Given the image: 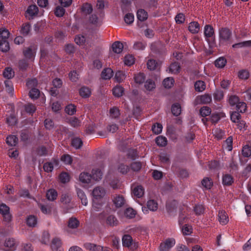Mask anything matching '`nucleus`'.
<instances>
[{"instance_id":"nucleus-1","label":"nucleus","mask_w":251,"mask_h":251,"mask_svg":"<svg viewBox=\"0 0 251 251\" xmlns=\"http://www.w3.org/2000/svg\"><path fill=\"white\" fill-rule=\"evenodd\" d=\"M219 33L220 43L228 41L231 36V32L227 28H221L219 29Z\"/></svg>"},{"instance_id":"nucleus-2","label":"nucleus","mask_w":251,"mask_h":251,"mask_svg":"<svg viewBox=\"0 0 251 251\" xmlns=\"http://www.w3.org/2000/svg\"><path fill=\"white\" fill-rule=\"evenodd\" d=\"M175 244V240L168 238L165 242L161 243L159 246L160 251H169Z\"/></svg>"},{"instance_id":"nucleus-3","label":"nucleus","mask_w":251,"mask_h":251,"mask_svg":"<svg viewBox=\"0 0 251 251\" xmlns=\"http://www.w3.org/2000/svg\"><path fill=\"white\" fill-rule=\"evenodd\" d=\"M10 208L5 204L2 203L0 205V213L3 216L6 222L10 221L11 215L9 212Z\"/></svg>"},{"instance_id":"nucleus-4","label":"nucleus","mask_w":251,"mask_h":251,"mask_svg":"<svg viewBox=\"0 0 251 251\" xmlns=\"http://www.w3.org/2000/svg\"><path fill=\"white\" fill-rule=\"evenodd\" d=\"M36 48L34 46H30L25 48L23 50L25 57L27 59L33 60L36 54Z\"/></svg>"},{"instance_id":"nucleus-5","label":"nucleus","mask_w":251,"mask_h":251,"mask_svg":"<svg viewBox=\"0 0 251 251\" xmlns=\"http://www.w3.org/2000/svg\"><path fill=\"white\" fill-rule=\"evenodd\" d=\"M93 196L97 200L102 198L105 195V189L101 187H95L92 192Z\"/></svg>"},{"instance_id":"nucleus-6","label":"nucleus","mask_w":251,"mask_h":251,"mask_svg":"<svg viewBox=\"0 0 251 251\" xmlns=\"http://www.w3.org/2000/svg\"><path fill=\"white\" fill-rule=\"evenodd\" d=\"M196 100L199 104H207L211 101L212 98L209 94H204L197 97Z\"/></svg>"},{"instance_id":"nucleus-7","label":"nucleus","mask_w":251,"mask_h":251,"mask_svg":"<svg viewBox=\"0 0 251 251\" xmlns=\"http://www.w3.org/2000/svg\"><path fill=\"white\" fill-rule=\"evenodd\" d=\"M84 248L90 251H107L106 249H103L100 246H98L90 243H86L84 244Z\"/></svg>"},{"instance_id":"nucleus-8","label":"nucleus","mask_w":251,"mask_h":251,"mask_svg":"<svg viewBox=\"0 0 251 251\" xmlns=\"http://www.w3.org/2000/svg\"><path fill=\"white\" fill-rule=\"evenodd\" d=\"M132 189L133 194L138 198H141L144 194V189L141 185L132 186Z\"/></svg>"},{"instance_id":"nucleus-9","label":"nucleus","mask_w":251,"mask_h":251,"mask_svg":"<svg viewBox=\"0 0 251 251\" xmlns=\"http://www.w3.org/2000/svg\"><path fill=\"white\" fill-rule=\"evenodd\" d=\"M16 243L13 238H8L6 240L4 243V247L6 248L5 251H12L16 249Z\"/></svg>"},{"instance_id":"nucleus-10","label":"nucleus","mask_w":251,"mask_h":251,"mask_svg":"<svg viewBox=\"0 0 251 251\" xmlns=\"http://www.w3.org/2000/svg\"><path fill=\"white\" fill-rule=\"evenodd\" d=\"M113 75V72L111 68H107L103 69L101 74V78L103 79H109Z\"/></svg>"},{"instance_id":"nucleus-11","label":"nucleus","mask_w":251,"mask_h":251,"mask_svg":"<svg viewBox=\"0 0 251 251\" xmlns=\"http://www.w3.org/2000/svg\"><path fill=\"white\" fill-rule=\"evenodd\" d=\"M218 219L220 223L222 225H224L227 223L228 218L225 211L221 210L219 212Z\"/></svg>"},{"instance_id":"nucleus-12","label":"nucleus","mask_w":251,"mask_h":251,"mask_svg":"<svg viewBox=\"0 0 251 251\" xmlns=\"http://www.w3.org/2000/svg\"><path fill=\"white\" fill-rule=\"evenodd\" d=\"M76 192L78 197L81 200V203L84 205H86L88 203V200L85 193L80 189L77 188Z\"/></svg>"},{"instance_id":"nucleus-13","label":"nucleus","mask_w":251,"mask_h":251,"mask_svg":"<svg viewBox=\"0 0 251 251\" xmlns=\"http://www.w3.org/2000/svg\"><path fill=\"white\" fill-rule=\"evenodd\" d=\"M60 201L64 205V206L66 207L67 209L66 212H68V210L72 209L73 208V206H68V205L71 202V198L68 195L66 194L62 195L60 199Z\"/></svg>"},{"instance_id":"nucleus-14","label":"nucleus","mask_w":251,"mask_h":251,"mask_svg":"<svg viewBox=\"0 0 251 251\" xmlns=\"http://www.w3.org/2000/svg\"><path fill=\"white\" fill-rule=\"evenodd\" d=\"M180 69L179 64L177 62H174L170 65L168 69L166 71L172 74H176L179 73Z\"/></svg>"},{"instance_id":"nucleus-15","label":"nucleus","mask_w":251,"mask_h":251,"mask_svg":"<svg viewBox=\"0 0 251 251\" xmlns=\"http://www.w3.org/2000/svg\"><path fill=\"white\" fill-rule=\"evenodd\" d=\"M204 34L205 37L207 38L212 37L214 35V31L213 27L209 25H207L204 26Z\"/></svg>"},{"instance_id":"nucleus-16","label":"nucleus","mask_w":251,"mask_h":251,"mask_svg":"<svg viewBox=\"0 0 251 251\" xmlns=\"http://www.w3.org/2000/svg\"><path fill=\"white\" fill-rule=\"evenodd\" d=\"M114 204L117 207H122L125 203V200L123 196L117 195L113 199Z\"/></svg>"},{"instance_id":"nucleus-17","label":"nucleus","mask_w":251,"mask_h":251,"mask_svg":"<svg viewBox=\"0 0 251 251\" xmlns=\"http://www.w3.org/2000/svg\"><path fill=\"white\" fill-rule=\"evenodd\" d=\"M91 178V175L88 173L83 172L79 175V180L83 183H90Z\"/></svg>"},{"instance_id":"nucleus-18","label":"nucleus","mask_w":251,"mask_h":251,"mask_svg":"<svg viewBox=\"0 0 251 251\" xmlns=\"http://www.w3.org/2000/svg\"><path fill=\"white\" fill-rule=\"evenodd\" d=\"M137 17L139 21L141 22L145 21L148 19V12L144 9H140L137 12Z\"/></svg>"},{"instance_id":"nucleus-19","label":"nucleus","mask_w":251,"mask_h":251,"mask_svg":"<svg viewBox=\"0 0 251 251\" xmlns=\"http://www.w3.org/2000/svg\"><path fill=\"white\" fill-rule=\"evenodd\" d=\"M188 29L192 33H197L200 30V25L197 22H191L189 25Z\"/></svg>"},{"instance_id":"nucleus-20","label":"nucleus","mask_w":251,"mask_h":251,"mask_svg":"<svg viewBox=\"0 0 251 251\" xmlns=\"http://www.w3.org/2000/svg\"><path fill=\"white\" fill-rule=\"evenodd\" d=\"M31 29V25L28 23L23 24L20 29V33L24 36H27L29 34Z\"/></svg>"},{"instance_id":"nucleus-21","label":"nucleus","mask_w":251,"mask_h":251,"mask_svg":"<svg viewBox=\"0 0 251 251\" xmlns=\"http://www.w3.org/2000/svg\"><path fill=\"white\" fill-rule=\"evenodd\" d=\"M79 225V221L75 217L70 218L68 222V227L72 229L76 228Z\"/></svg>"},{"instance_id":"nucleus-22","label":"nucleus","mask_w":251,"mask_h":251,"mask_svg":"<svg viewBox=\"0 0 251 251\" xmlns=\"http://www.w3.org/2000/svg\"><path fill=\"white\" fill-rule=\"evenodd\" d=\"M112 47L114 52L120 53L123 51L124 46L121 42L116 41L112 44Z\"/></svg>"},{"instance_id":"nucleus-23","label":"nucleus","mask_w":251,"mask_h":251,"mask_svg":"<svg viewBox=\"0 0 251 251\" xmlns=\"http://www.w3.org/2000/svg\"><path fill=\"white\" fill-rule=\"evenodd\" d=\"M106 223L109 226H114L118 225L119 222L115 216L109 215L106 218Z\"/></svg>"},{"instance_id":"nucleus-24","label":"nucleus","mask_w":251,"mask_h":251,"mask_svg":"<svg viewBox=\"0 0 251 251\" xmlns=\"http://www.w3.org/2000/svg\"><path fill=\"white\" fill-rule=\"evenodd\" d=\"M225 115L224 113H213L210 117V120L213 124H216L222 117H224Z\"/></svg>"},{"instance_id":"nucleus-25","label":"nucleus","mask_w":251,"mask_h":251,"mask_svg":"<svg viewBox=\"0 0 251 251\" xmlns=\"http://www.w3.org/2000/svg\"><path fill=\"white\" fill-rule=\"evenodd\" d=\"M172 112L175 116H179L181 112V108L180 104L176 103L172 106Z\"/></svg>"},{"instance_id":"nucleus-26","label":"nucleus","mask_w":251,"mask_h":251,"mask_svg":"<svg viewBox=\"0 0 251 251\" xmlns=\"http://www.w3.org/2000/svg\"><path fill=\"white\" fill-rule=\"evenodd\" d=\"M233 182V178L230 175L226 174L223 176V183L224 185L229 186Z\"/></svg>"},{"instance_id":"nucleus-27","label":"nucleus","mask_w":251,"mask_h":251,"mask_svg":"<svg viewBox=\"0 0 251 251\" xmlns=\"http://www.w3.org/2000/svg\"><path fill=\"white\" fill-rule=\"evenodd\" d=\"M91 94V91L87 87H82L79 90V94L83 98H88Z\"/></svg>"},{"instance_id":"nucleus-28","label":"nucleus","mask_w":251,"mask_h":251,"mask_svg":"<svg viewBox=\"0 0 251 251\" xmlns=\"http://www.w3.org/2000/svg\"><path fill=\"white\" fill-rule=\"evenodd\" d=\"M195 88L196 91L198 92H202L205 89V83L201 80L197 81L195 83Z\"/></svg>"},{"instance_id":"nucleus-29","label":"nucleus","mask_w":251,"mask_h":251,"mask_svg":"<svg viewBox=\"0 0 251 251\" xmlns=\"http://www.w3.org/2000/svg\"><path fill=\"white\" fill-rule=\"evenodd\" d=\"M57 196V192L54 189L48 190L46 194V197L48 200L50 201L55 200Z\"/></svg>"},{"instance_id":"nucleus-30","label":"nucleus","mask_w":251,"mask_h":251,"mask_svg":"<svg viewBox=\"0 0 251 251\" xmlns=\"http://www.w3.org/2000/svg\"><path fill=\"white\" fill-rule=\"evenodd\" d=\"M92 178L96 181H98L102 178V172L99 169H93L92 170Z\"/></svg>"},{"instance_id":"nucleus-31","label":"nucleus","mask_w":251,"mask_h":251,"mask_svg":"<svg viewBox=\"0 0 251 251\" xmlns=\"http://www.w3.org/2000/svg\"><path fill=\"white\" fill-rule=\"evenodd\" d=\"M37 218L33 215H30L26 219V224L29 226L34 227L37 225Z\"/></svg>"},{"instance_id":"nucleus-32","label":"nucleus","mask_w":251,"mask_h":251,"mask_svg":"<svg viewBox=\"0 0 251 251\" xmlns=\"http://www.w3.org/2000/svg\"><path fill=\"white\" fill-rule=\"evenodd\" d=\"M71 145L75 149H78L82 147L83 142L80 138L75 137L72 140Z\"/></svg>"},{"instance_id":"nucleus-33","label":"nucleus","mask_w":251,"mask_h":251,"mask_svg":"<svg viewBox=\"0 0 251 251\" xmlns=\"http://www.w3.org/2000/svg\"><path fill=\"white\" fill-rule=\"evenodd\" d=\"M61 240L57 238H54L51 242V248L53 251H57L61 246Z\"/></svg>"},{"instance_id":"nucleus-34","label":"nucleus","mask_w":251,"mask_h":251,"mask_svg":"<svg viewBox=\"0 0 251 251\" xmlns=\"http://www.w3.org/2000/svg\"><path fill=\"white\" fill-rule=\"evenodd\" d=\"M123 246L129 247L132 244V238L129 235H125L122 238Z\"/></svg>"},{"instance_id":"nucleus-35","label":"nucleus","mask_w":251,"mask_h":251,"mask_svg":"<svg viewBox=\"0 0 251 251\" xmlns=\"http://www.w3.org/2000/svg\"><path fill=\"white\" fill-rule=\"evenodd\" d=\"M18 138L15 135H10L6 138V143L10 146H15L18 142Z\"/></svg>"},{"instance_id":"nucleus-36","label":"nucleus","mask_w":251,"mask_h":251,"mask_svg":"<svg viewBox=\"0 0 251 251\" xmlns=\"http://www.w3.org/2000/svg\"><path fill=\"white\" fill-rule=\"evenodd\" d=\"M38 12V8L36 5H30L26 10V13L30 16H33L37 14Z\"/></svg>"},{"instance_id":"nucleus-37","label":"nucleus","mask_w":251,"mask_h":251,"mask_svg":"<svg viewBox=\"0 0 251 251\" xmlns=\"http://www.w3.org/2000/svg\"><path fill=\"white\" fill-rule=\"evenodd\" d=\"M156 144L160 147H165L167 144V140L166 137L159 136L155 139Z\"/></svg>"},{"instance_id":"nucleus-38","label":"nucleus","mask_w":251,"mask_h":251,"mask_svg":"<svg viewBox=\"0 0 251 251\" xmlns=\"http://www.w3.org/2000/svg\"><path fill=\"white\" fill-rule=\"evenodd\" d=\"M144 86L147 90L151 91L155 88V84L152 80L149 79L145 82Z\"/></svg>"},{"instance_id":"nucleus-39","label":"nucleus","mask_w":251,"mask_h":251,"mask_svg":"<svg viewBox=\"0 0 251 251\" xmlns=\"http://www.w3.org/2000/svg\"><path fill=\"white\" fill-rule=\"evenodd\" d=\"M3 76L9 79L14 76V72L12 68L8 67L5 68L3 72Z\"/></svg>"},{"instance_id":"nucleus-40","label":"nucleus","mask_w":251,"mask_h":251,"mask_svg":"<svg viewBox=\"0 0 251 251\" xmlns=\"http://www.w3.org/2000/svg\"><path fill=\"white\" fill-rule=\"evenodd\" d=\"M147 206L149 209L152 211H156L158 208L157 203L152 200H149L147 202Z\"/></svg>"},{"instance_id":"nucleus-41","label":"nucleus","mask_w":251,"mask_h":251,"mask_svg":"<svg viewBox=\"0 0 251 251\" xmlns=\"http://www.w3.org/2000/svg\"><path fill=\"white\" fill-rule=\"evenodd\" d=\"M251 47V40L240 42L232 45L233 48H241L243 47Z\"/></svg>"},{"instance_id":"nucleus-42","label":"nucleus","mask_w":251,"mask_h":251,"mask_svg":"<svg viewBox=\"0 0 251 251\" xmlns=\"http://www.w3.org/2000/svg\"><path fill=\"white\" fill-rule=\"evenodd\" d=\"M9 49L10 47L7 40H0V50L2 52H7Z\"/></svg>"},{"instance_id":"nucleus-43","label":"nucleus","mask_w":251,"mask_h":251,"mask_svg":"<svg viewBox=\"0 0 251 251\" xmlns=\"http://www.w3.org/2000/svg\"><path fill=\"white\" fill-rule=\"evenodd\" d=\"M201 184L205 188L210 189L213 185V182L211 179L209 177H205L201 181Z\"/></svg>"},{"instance_id":"nucleus-44","label":"nucleus","mask_w":251,"mask_h":251,"mask_svg":"<svg viewBox=\"0 0 251 251\" xmlns=\"http://www.w3.org/2000/svg\"><path fill=\"white\" fill-rule=\"evenodd\" d=\"M124 213L126 217L132 219L135 216L136 212L132 208H128L125 210Z\"/></svg>"},{"instance_id":"nucleus-45","label":"nucleus","mask_w":251,"mask_h":251,"mask_svg":"<svg viewBox=\"0 0 251 251\" xmlns=\"http://www.w3.org/2000/svg\"><path fill=\"white\" fill-rule=\"evenodd\" d=\"M242 154L245 157H249L251 156V147L245 145L242 148Z\"/></svg>"},{"instance_id":"nucleus-46","label":"nucleus","mask_w":251,"mask_h":251,"mask_svg":"<svg viewBox=\"0 0 251 251\" xmlns=\"http://www.w3.org/2000/svg\"><path fill=\"white\" fill-rule=\"evenodd\" d=\"M226 63V60L224 57H220L215 61V65L216 67L222 68Z\"/></svg>"},{"instance_id":"nucleus-47","label":"nucleus","mask_w":251,"mask_h":251,"mask_svg":"<svg viewBox=\"0 0 251 251\" xmlns=\"http://www.w3.org/2000/svg\"><path fill=\"white\" fill-rule=\"evenodd\" d=\"M39 206L44 214H50L51 212L52 207L50 205H44L42 204H39Z\"/></svg>"},{"instance_id":"nucleus-48","label":"nucleus","mask_w":251,"mask_h":251,"mask_svg":"<svg viewBox=\"0 0 251 251\" xmlns=\"http://www.w3.org/2000/svg\"><path fill=\"white\" fill-rule=\"evenodd\" d=\"M81 11L86 15L90 14L93 11L92 7L88 3H84L82 6Z\"/></svg>"},{"instance_id":"nucleus-49","label":"nucleus","mask_w":251,"mask_h":251,"mask_svg":"<svg viewBox=\"0 0 251 251\" xmlns=\"http://www.w3.org/2000/svg\"><path fill=\"white\" fill-rule=\"evenodd\" d=\"M124 93V88L120 86H117L113 89V95L117 97H120Z\"/></svg>"},{"instance_id":"nucleus-50","label":"nucleus","mask_w":251,"mask_h":251,"mask_svg":"<svg viewBox=\"0 0 251 251\" xmlns=\"http://www.w3.org/2000/svg\"><path fill=\"white\" fill-rule=\"evenodd\" d=\"M134 80L136 83H143L145 79V75L143 73H139L134 76Z\"/></svg>"},{"instance_id":"nucleus-51","label":"nucleus","mask_w":251,"mask_h":251,"mask_svg":"<svg viewBox=\"0 0 251 251\" xmlns=\"http://www.w3.org/2000/svg\"><path fill=\"white\" fill-rule=\"evenodd\" d=\"M162 128L161 124L159 123H156L152 126L151 130L155 134H159L162 132Z\"/></svg>"},{"instance_id":"nucleus-52","label":"nucleus","mask_w":251,"mask_h":251,"mask_svg":"<svg viewBox=\"0 0 251 251\" xmlns=\"http://www.w3.org/2000/svg\"><path fill=\"white\" fill-rule=\"evenodd\" d=\"M174 80L173 77H167L163 80V85L166 88H170L173 85Z\"/></svg>"},{"instance_id":"nucleus-53","label":"nucleus","mask_w":251,"mask_h":251,"mask_svg":"<svg viewBox=\"0 0 251 251\" xmlns=\"http://www.w3.org/2000/svg\"><path fill=\"white\" fill-rule=\"evenodd\" d=\"M211 109L208 106H203L200 110V114L202 117H206L211 113Z\"/></svg>"},{"instance_id":"nucleus-54","label":"nucleus","mask_w":251,"mask_h":251,"mask_svg":"<svg viewBox=\"0 0 251 251\" xmlns=\"http://www.w3.org/2000/svg\"><path fill=\"white\" fill-rule=\"evenodd\" d=\"M241 116L238 112L234 111L231 113L230 119L233 123L239 122V120L241 119Z\"/></svg>"},{"instance_id":"nucleus-55","label":"nucleus","mask_w":251,"mask_h":251,"mask_svg":"<svg viewBox=\"0 0 251 251\" xmlns=\"http://www.w3.org/2000/svg\"><path fill=\"white\" fill-rule=\"evenodd\" d=\"M65 112L70 115H74L76 112L75 106V105L71 104L66 106L65 108Z\"/></svg>"},{"instance_id":"nucleus-56","label":"nucleus","mask_w":251,"mask_h":251,"mask_svg":"<svg viewBox=\"0 0 251 251\" xmlns=\"http://www.w3.org/2000/svg\"><path fill=\"white\" fill-rule=\"evenodd\" d=\"M233 139L231 136L228 137L225 142V148L228 151L232 149Z\"/></svg>"},{"instance_id":"nucleus-57","label":"nucleus","mask_w":251,"mask_h":251,"mask_svg":"<svg viewBox=\"0 0 251 251\" xmlns=\"http://www.w3.org/2000/svg\"><path fill=\"white\" fill-rule=\"evenodd\" d=\"M65 12V10L62 6H58L55 9L54 14L57 17H61L64 15Z\"/></svg>"},{"instance_id":"nucleus-58","label":"nucleus","mask_w":251,"mask_h":251,"mask_svg":"<svg viewBox=\"0 0 251 251\" xmlns=\"http://www.w3.org/2000/svg\"><path fill=\"white\" fill-rule=\"evenodd\" d=\"M236 110L239 113L245 112L246 110V104L244 102H240L236 106Z\"/></svg>"},{"instance_id":"nucleus-59","label":"nucleus","mask_w":251,"mask_h":251,"mask_svg":"<svg viewBox=\"0 0 251 251\" xmlns=\"http://www.w3.org/2000/svg\"><path fill=\"white\" fill-rule=\"evenodd\" d=\"M29 97L32 99H37L40 95V91L38 89L32 88L29 92Z\"/></svg>"},{"instance_id":"nucleus-60","label":"nucleus","mask_w":251,"mask_h":251,"mask_svg":"<svg viewBox=\"0 0 251 251\" xmlns=\"http://www.w3.org/2000/svg\"><path fill=\"white\" fill-rule=\"evenodd\" d=\"M228 101L231 106H236V105L239 102V99L237 96L232 95L229 97Z\"/></svg>"},{"instance_id":"nucleus-61","label":"nucleus","mask_w":251,"mask_h":251,"mask_svg":"<svg viewBox=\"0 0 251 251\" xmlns=\"http://www.w3.org/2000/svg\"><path fill=\"white\" fill-rule=\"evenodd\" d=\"M69 123L74 127H77L80 126V121L75 117H71L69 120Z\"/></svg>"},{"instance_id":"nucleus-62","label":"nucleus","mask_w":251,"mask_h":251,"mask_svg":"<svg viewBox=\"0 0 251 251\" xmlns=\"http://www.w3.org/2000/svg\"><path fill=\"white\" fill-rule=\"evenodd\" d=\"M9 34L10 33L7 29H0V37L1 38L0 40H7Z\"/></svg>"},{"instance_id":"nucleus-63","label":"nucleus","mask_w":251,"mask_h":251,"mask_svg":"<svg viewBox=\"0 0 251 251\" xmlns=\"http://www.w3.org/2000/svg\"><path fill=\"white\" fill-rule=\"evenodd\" d=\"M126 78L125 74L122 71H118L116 72L115 75V79L118 82L123 81Z\"/></svg>"},{"instance_id":"nucleus-64","label":"nucleus","mask_w":251,"mask_h":251,"mask_svg":"<svg viewBox=\"0 0 251 251\" xmlns=\"http://www.w3.org/2000/svg\"><path fill=\"white\" fill-rule=\"evenodd\" d=\"M147 67L150 70H154L156 68L157 63L154 59H150L147 62Z\"/></svg>"}]
</instances>
